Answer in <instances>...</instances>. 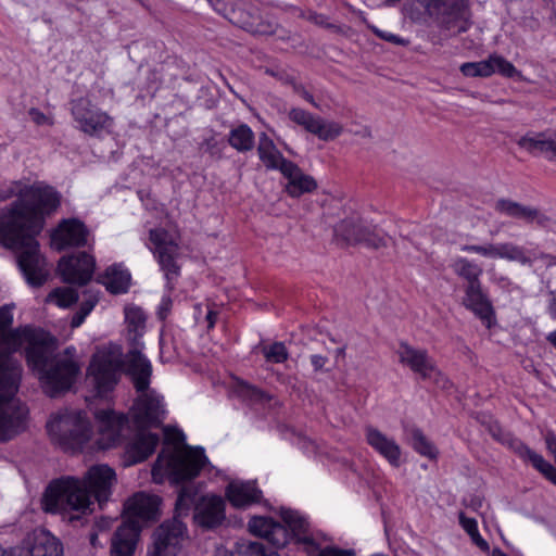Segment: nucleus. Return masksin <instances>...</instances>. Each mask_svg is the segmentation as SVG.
Returning a JSON list of instances; mask_svg holds the SVG:
<instances>
[{"instance_id":"nucleus-1","label":"nucleus","mask_w":556,"mask_h":556,"mask_svg":"<svg viewBox=\"0 0 556 556\" xmlns=\"http://www.w3.org/2000/svg\"><path fill=\"white\" fill-rule=\"evenodd\" d=\"M17 200L0 211V244L17 253V264L27 283L41 287L49 277L46 258L36 236L41 231L46 214L60 205V194L49 186L14 184Z\"/></svg>"},{"instance_id":"nucleus-2","label":"nucleus","mask_w":556,"mask_h":556,"mask_svg":"<svg viewBox=\"0 0 556 556\" xmlns=\"http://www.w3.org/2000/svg\"><path fill=\"white\" fill-rule=\"evenodd\" d=\"M116 481L115 471L108 465L91 466L81 479L73 476L54 479L42 495V509L68 521L79 520L92 513L91 497L100 507L110 500Z\"/></svg>"},{"instance_id":"nucleus-3","label":"nucleus","mask_w":556,"mask_h":556,"mask_svg":"<svg viewBox=\"0 0 556 556\" xmlns=\"http://www.w3.org/2000/svg\"><path fill=\"white\" fill-rule=\"evenodd\" d=\"M25 355L45 393L51 397L71 390L81 372L76 349L68 346L55 351L53 339L43 331L30 346H26Z\"/></svg>"},{"instance_id":"nucleus-4","label":"nucleus","mask_w":556,"mask_h":556,"mask_svg":"<svg viewBox=\"0 0 556 556\" xmlns=\"http://www.w3.org/2000/svg\"><path fill=\"white\" fill-rule=\"evenodd\" d=\"M165 438L173 447H166L159 454L152 468L153 480L162 483L168 479L173 483H181L194 479L207 463L203 448L188 446L185 434L177 429H166Z\"/></svg>"},{"instance_id":"nucleus-5","label":"nucleus","mask_w":556,"mask_h":556,"mask_svg":"<svg viewBox=\"0 0 556 556\" xmlns=\"http://www.w3.org/2000/svg\"><path fill=\"white\" fill-rule=\"evenodd\" d=\"M21 377V364L0 352V442L10 441L26 429L28 409L15 396Z\"/></svg>"},{"instance_id":"nucleus-6","label":"nucleus","mask_w":556,"mask_h":556,"mask_svg":"<svg viewBox=\"0 0 556 556\" xmlns=\"http://www.w3.org/2000/svg\"><path fill=\"white\" fill-rule=\"evenodd\" d=\"M194 502L195 492L191 488H181L175 505L177 515L155 529L152 536L153 542L148 548L147 556H177L178 545L186 531L179 517L187 515Z\"/></svg>"},{"instance_id":"nucleus-7","label":"nucleus","mask_w":556,"mask_h":556,"mask_svg":"<svg viewBox=\"0 0 556 556\" xmlns=\"http://www.w3.org/2000/svg\"><path fill=\"white\" fill-rule=\"evenodd\" d=\"M280 516L286 526L274 521L271 518L253 517L249 521L250 531L265 539L273 546L280 548L288 544L291 533L298 540H305L308 530L307 520L298 511L281 508Z\"/></svg>"},{"instance_id":"nucleus-8","label":"nucleus","mask_w":556,"mask_h":556,"mask_svg":"<svg viewBox=\"0 0 556 556\" xmlns=\"http://www.w3.org/2000/svg\"><path fill=\"white\" fill-rule=\"evenodd\" d=\"M51 440L64 450H75L88 441L91 433L90 422L85 413L63 409L47 422Z\"/></svg>"},{"instance_id":"nucleus-9","label":"nucleus","mask_w":556,"mask_h":556,"mask_svg":"<svg viewBox=\"0 0 556 556\" xmlns=\"http://www.w3.org/2000/svg\"><path fill=\"white\" fill-rule=\"evenodd\" d=\"M122 350L116 345L98 349L87 369V380L102 396L113 390L122 368Z\"/></svg>"},{"instance_id":"nucleus-10","label":"nucleus","mask_w":556,"mask_h":556,"mask_svg":"<svg viewBox=\"0 0 556 556\" xmlns=\"http://www.w3.org/2000/svg\"><path fill=\"white\" fill-rule=\"evenodd\" d=\"M460 251L476 253L486 258H502L509 262H517L522 266L531 267L534 261H541L545 267H552L555 255L545 252H533L528 254L527 250L513 242L485 243V244H465Z\"/></svg>"},{"instance_id":"nucleus-11","label":"nucleus","mask_w":556,"mask_h":556,"mask_svg":"<svg viewBox=\"0 0 556 556\" xmlns=\"http://www.w3.org/2000/svg\"><path fill=\"white\" fill-rule=\"evenodd\" d=\"M149 240L151 251L155 255L165 274L167 288L174 289V280L180 274V266L177 264L179 256V247L173 240L168 231L163 228H155L149 231Z\"/></svg>"},{"instance_id":"nucleus-12","label":"nucleus","mask_w":556,"mask_h":556,"mask_svg":"<svg viewBox=\"0 0 556 556\" xmlns=\"http://www.w3.org/2000/svg\"><path fill=\"white\" fill-rule=\"evenodd\" d=\"M441 25L456 33L466 31L469 27V10L466 0H418Z\"/></svg>"},{"instance_id":"nucleus-13","label":"nucleus","mask_w":556,"mask_h":556,"mask_svg":"<svg viewBox=\"0 0 556 556\" xmlns=\"http://www.w3.org/2000/svg\"><path fill=\"white\" fill-rule=\"evenodd\" d=\"M72 115L78 124V129L91 137L110 131L113 125V118L86 98H79L72 102Z\"/></svg>"},{"instance_id":"nucleus-14","label":"nucleus","mask_w":556,"mask_h":556,"mask_svg":"<svg viewBox=\"0 0 556 556\" xmlns=\"http://www.w3.org/2000/svg\"><path fill=\"white\" fill-rule=\"evenodd\" d=\"M397 354L401 364L409 367L421 379L432 380L435 383L442 381V386H445L446 379L426 350L415 349L403 342L399 346Z\"/></svg>"},{"instance_id":"nucleus-15","label":"nucleus","mask_w":556,"mask_h":556,"mask_svg":"<svg viewBox=\"0 0 556 556\" xmlns=\"http://www.w3.org/2000/svg\"><path fill=\"white\" fill-rule=\"evenodd\" d=\"M98 425V445L106 450L121 443L127 428L128 419L124 414H118L113 409H100L94 413Z\"/></svg>"},{"instance_id":"nucleus-16","label":"nucleus","mask_w":556,"mask_h":556,"mask_svg":"<svg viewBox=\"0 0 556 556\" xmlns=\"http://www.w3.org/2000/svg\"><path fill=\"white\" fill-rule=\"evenodd\" d=\"M12 308L8 305L0 307V344L11 351L30 346L42 332L30 327L12 330Z\"/></svg>"},{"instance_id":"nucleus-17","label":"nucleus","mask_w":556,"mask_h":556,"mask_svg":"<svg viewBox=\"0 0 556 556\" xmlns=\"http://www.w3.org/2000/svg\"><path fill=\"white\" fill-rule=\"evenodd\" d=\"M131 407V417L138 429L157 427L164 417L162 399L154 392H144Z\"/></svg>"},{"instance_id":"nucleus-18","label":"nucleus","mask_w":556,"mask_h":556,"mask_svg":"<svg viewBox=\"0 0 556 556\" xmlns=\"http://www.w3.org/2000/svg\"><path fill=\"white\" fill-rule=\"evenodd\" d=\"M288 116L290 121L303 127L306 131L317 136L320 140L329 141L339 137L343 127L336 122H326L319 116L300 109L293 108L289 111Z\"/></svg>"},{"instance_id":"nucleus-19","label":"nucleus","mask_w":556,"mask_h":556,"mask_svg":"<svg viewBox=\"0 0 556 556\" xmlns=\"http://www.w3.org/2000/svg\"><path fill=\"white\" fill-rule=\"evenodd\" d=\"M494 210L503 216L523 222L527 225L535 224L541 228H547L552 222L551 217L540 208L522 204L511 199L501 198L496 200Z\"/></svg>"},{"instance_id":"nucleus-20","label":"nucleus","mask_w":556,"mask_h":556,"mask_svg":"<svg viewBox=\"0 0 556 556\" xmlns=\"http://www.w3.org/2000/svg\"><path fill=\"white\" fill-rule=\"evenodd\" d=\"M58 268L63 281L84 286L92 277L94 260L86 252H79L76 255L62 257Z\"/></svg>"},{"instance_id":"nucleus-21","label":"nucleus","mask_w":556,"mask_h":556,"mask_svg":"<svg viewBox=\"0 0 556 556\" xmlns=\"http://www.w3.org/2000/svg\"><path fill=\"white\" fill-rule=\"evenodd\" d=\"M160 503L161 500L156 495L146 492L134 494L124 506V511L128 518V522H125V525H136L140 530L142 522L156 518Z\"/></svg>"},{"instance_id":"nucleus-22","label":"nucleus","mask_w":556,"mask_h":556,"mask_svg":"<svg viewBox=\"0 0 556 556\" xmlns=\"http://www.w3.org/2000/svg\"><path fill=\"white\" fill-rule=\"evenodd\" d=\"M88 230L78 219H64L51 236L52 245L62 251L67 247H80L87 243Z\"/></svg>"},{"instance_id":"nucleus-23","label":"nucleus","mask_w":556,"mask_h":556,"mask_svg":"<svg viewBox=\"0 0 556 556\" xmlns=\"http://www.w3.org/2000/svg\"><path fill=\"white\" fill-rule=\"evenodd\" d=\"M140 346H134L126 355V371L131 377L138 392L148 390L152 366L149 359L140 352Z\"/></svg>"},{"instance_id":"nucleus-24","label":"nucleus","mask_w":556,"mask_h":556,"mask_svg":"<svg viewBox=\"0 0 556 556\" xmlns=\"http://www.w3.org/2000/svg\"><path fill=\"white\" fill-rule=\"evenodd\" d=\"M194 519L199 526L214 528L225 518V504L222 497L216 495L203 496L195 504Z\"/></svg>"},{"instance_id":"nucleus-25","label":"nucleus","mask_w":556,"mask_h":556,"mask_svg":"<svg viewBox=\"0 0 556 556\" xmlns=\"http://www.w3.org/2000/svg\"><path fill=\"white\" fill-rule=\"evenodd\" d=\"M517 144L533 155H545L556 162V139L551 131L529 132L522 136Z\"/></svg>"},{"instance_id":"nucleus-26","label":"nucleus","mask_w":556,"mask_h":556,"mask_svg":"<svg viewBox=\"0 0 556 556\" xmlns=\"http://www.w3.org/2000/svg\"><path fill=\"white\" fill-rule=\"evenodd\" d=\"M366 441L367 443L384 457L392 466H400L401 447L391 438H388L384 433L378 429L368 426L366 427Z\"/></svg>"},{"instance_id":"nucleus-27","label":"nucleus","mask_w":556,"mask_h":556,"mask_svg":"<svg viewBox=\"0 0 556 556\" xmlns=\"http://www.w3.org/2000/svg\"><path fill=\"white\" fill-rule=\"evenodd\" d=\"M139 528L136 525H122L111 540L110 556H132L139 539Z\"/></svg>"},{"instance_id":"nucleus-28","label":"nucleus","mask_w":556,"mask_h":556,"mask_svg":"<svg viewBox=\"0 0 556 556\" xmlns=\"http://www.w3.org/2000/svg\"><path fill=\"white\" fill-rule=\"evenodd\" d=\"M226 495L232 506L244 508L258 503L262 492L255 486L254 482L232 481L227 486Z\"/></svg>"},{"instance_id":"nucleus-29","label":"nucleus","mask_w":556,"mask_h":556,"mask_svg":"<svg viewBox=\"0 0 556 556\" xmlns=\"http://www.w3.org/2000/svg\"><path fill=\"white\" fill-rule=\"evenodd\" d=\"M61 542L47 532L35 534L33 541L28 539L21 556H62Z\"/></svg>"},{"instance_id":"nucleus-30","label":"nucleus","mask_w":556,"mask_h":556,"mask_svg":"<svg viewBox=\"0 0 556 556\" xmlns=\"http://www.w3.org/2000/svg\"><path fill=\"white\" fill-rule=\"evenodd\" d=\"M463 303L480 319L486 321L488 327H490L493 309L486 295L482 292L481 283L475 286H466Z\"/></svg>"},{"instance_id":"nucleus-31","label":"nucleus","mask_w":556,"mask_h":556,"mask_svg":"<svg viewBox=\"0 0 556 556\" xmlns=\"http://www.w3.org/2000/svg\"><path fill=\"white\" fill-rule=\"evenodd\" d=\"M281 174L289 179L287 192L293 198H298L305 192H312L317 187L314 178L303 174L293 162L286 163Z\"/></svg>"},{"instance_id":"nucleus-32","label":"nucleus","mask_w":556,"mask_h":556,"mask_svg":"<svg viewBox=\"0 0 556 556\" xmlns=\"http://www.w3.org/2000/svg\"><path fill=\"white\" fill-rule=\"evenodd\" d=\"M159 441L157 434L140 429L127 447V454L131 463H140L147 459L154 452Z\"/></svg>"},{"instance_id":"nucleus-33","label":"nucleus","mask_w":556,"mask_h":556,"mask_svg":"<svg viewBox=\"0 0 556 556\" xmlns=\"http://www.w3.org/2000/svg\"><path fill=\"white\" fill-rule=\"evenodd\" d=\"M257 154L267 169H279L282 173L285 164L291 163V161L283 157L274 141L265 132H262L258 137Z\"/></svg>"},{"instance_id":"nucleus-34","label":"nucleus","mask_w":556,"mask_h":556,"mask_svg":"<svg viewBox=\"0 0 556 556\" xmlns=\"http://www.w3.org/2000/svg\"><path fill=\"white\" fill-rule=\"evenodd\" d=\"M511 450L523 460H528L532 466L547 479L555 471V467L546 462L542 455L532 451L529 446L519 440H511L509 443Z\"/></svg>"},{"instance_id":"nucleus-35","label":"nucleus","mask_w":556,"mask_h":556,"mask_svg":"<svg viewBox=\"0 0 556 556\" xmlns=\"http://www.w3.org/2000/svg\"><path fill=\"white\" fill-rule=\"evenodd\" d=\"M511 450L523 460H528L532 466L547 479L555 471V467L546 462L542 455L532 451L529 446L519 440H511L509 443Z\"/></svg>"},{"instance_id":"nucleus-36","label":"nucleus","mask_w":556,"mask_h":556,"mask_svg":"<svg viewBox=\"0 0 556 556\" xmlns=\"http://www.w3.org/2000/svg\"><path fill=\"white\" fill-rule=\"evenodd\" d=\"M125 318L127 323L128 340L132 346H140V339L146 329V315L139 307L130 306L125 308Z\"/></svg>"},{"instance_id":"nucleus-37","label":"nucleus","mask_w":556,"mask_h":556,"mask_svg":"<svg viewBox=\"0 0 556 556\" xmlns=\"http://www.w3.org/2000/svg\"><path fill=\"white\" fill-rule=\"evenodd\" d=\"M101 282L112 293L126 292L130 283V274L121 265H112L101 276Z\"/></svg>"},{"instance_id":"nucleus-38","label":"nucleus","mask_w":556,"mask_h":556,"mask_svg":"<svg viewBox=\"0 0 556 556\" xmlns=\"http://www.w3.org/2000/svg\"><path fill=\"white\" fill-rule=\"evenodd\" d=\"M364 227L365 223L361 218H346L334 227V235L346 244H359Z\"/></svg>"},{"instance_id":"nucleus-39","label":"nucleus","mask_w":556,"mask_h":556,"mask_svg":"<svg viewBox=\"0 0 556 556\" xmlns=\"http://www.w3.org/2000/svg\"><path fill=\"white\" fill-rule=\"evenodd\" d=\"M453 271L467 281V286H475L480 282V276L483 273L482 267L466 257H457L452 264Z\"/></svg>"},{"instance_id":"nucleus-40","label":"nucleus","mask_w":556,"mask_h":556,"mask_svg":"<svg viewBox=\"0 0 556 556\" xmlns=\"http://www.w3.org/2000/svg\"><path fill=\"white\" fill-rule=\"evenodd\" d=\"M254 132L245 125L241 124L229 132V144L239 152L251 151L254 147Z\"/></svg>"},{"instance_id":"nucleus-41","label":"nucleus","mask_w":556,"mask_h":556,"mask_svg":"<svg viewBox=\"0 0 556 556\" xmlns=\"http://www.w3.org/2000/svg\"><path fill=\"white\" fill-rule=\"evenodd\" d=\"M230 556H277V554L265 549L261 542L241 540L236 543Z\"/></svg>"},{"instance_id":"nucleus-42","label":"nucleus","mask_w":556,"mask_h":556,"mask_svg":"<svg viewBox=\"0 0 556 556\" xmlns=\"http://www.w3.org/2000/svg\"><path fill=\"white\" fill-rule=\"evenodd\" d=\"M78 300V293L70 287L55 288L48 296L47 302H53L58 306L66 308Z\"/></svg>"},{"instance_id":"nucleus-43","label":"nucleus","mask_w":556,"mask_h":556,"mask_svg":"<svg viewBox=\"0 0 556 556\" xmlns=\"http://www.w3.org/2000/svg\"><path fill=\"white\" fill-rule=\"evenodd\" d=\"M459 523L469 534L472 542L483 552H488L490 546L488 542L479 534L476 519L467 517L464 513H459Z\"/></svg>"},{"instance_id":"nucleus-44","label":"nucleus","mask_w":556,"mask_h":556,"mask_svg":"<svg viewBox=\"0 0 556 556\" xmlns=\"http://www.w3.org/2000/svg\"><path fill=\"white\" fill-rule=\"evenodd\" d=\"M359 244H365L368 248L380 249L387 247V238L384 233L377 227H371L365 224L363 233L361 236Z\"/></svg>"},{"instance_id":"nucleus-45","label":"nucleus","mask_w":556,"mask_h":556,"mask_svg":"<svg viewBox=\"0 0 556 556\" xmlns=\"http://www.w3.org/2000/svg\"><path fill=\"white\" fill-rule=\"evenodd\" d=\"M412 445L413 448L422 456L429 458L437 457L438 452L435 447L432 445L430 441H428V439L419 429L412 430Z\"/></svg>"},{"instance_id":"nucleus-46","label":"nucleus","mask_w":556,"mask_h":556,"mask_svg":"<svg viewBox=\"0 0 556 556\" xmlns=\"http://www.w3.org/2000/svg\"><path fill=\"white\" fill-rule=\"evenodd\" d=\"M460 72L467 77H488L493 74V67L490 65V60L480 62H468L460 66Z\"/></svg>"},{"instance_id":"nucleus-47","label":"nucleus","mask_w":556,"mask_h":556,"mask_svg":"<svg viewBox=\"0 0 556 556\" xmlns=\"http://www.w3.org/2000/svg\"><path fill=\"white\" fill-rule=\"evenodd\" d=\"M262 352L266 361L270 363H283L289 357L288 350L282 342H275L270 345H266L262 349Z\"/></svg>"},{"instance_id":"nucleus-48","label":"nucleus","mask_w":556,"mask_h":556,"mask_svg":"<svg viewBox=\"0 0 556 556\" xmlns=\"http://www.w3.org/2000/svg\"><path fill=\"white\" fill-rule=\"evenodd\" d=\"M489 60L490 65L493 67V73L498 72L506 77H514L517 74L516 67L503 56L491 55Z\"/></svg>"},{"instance_id":"nucleus-49","label":"nucleus","mask_w":556,"mask_h":556,"mask_svg":"<svg viewBox=\"0 0 556 556\" xmlns=\"http://www.w3.org/2000/svg\"><path fill=\"white\" fill-rule=\"evenodd\" d=\"M242 27L245 30L256 35H266L271 34L274 31V26L268 22H245L244 24H242Z\"/></svg>"},{"instance_id":"nucleus-50","label":"nucleus","mask_w":556,"mask_h":556,"mask_svg":"<svg viewBox=\"0 0 556 556\" xmlns=\"http://www.w3.org/2000/svg\"><path fill=\"white\" fill-rule=\"evenodd\" d=\"M28 114L36 125H52V121L45 113H42L40 110L36 108H31L28 111Z\"/></svg>"},{"instance_id":"nucleus-51","label":"nucleus","mask_w":556,"mask_h":556,"mask_svg":"<svg viewBox=\"0 0 556 556\" xmlns=\"http://www.w3.org/2000/svg\"><path fill=\"white\" fill-rule=\"evenodd\" d=\"M242 392L245 396L250 397L252 401L261 402V401L268 399V396L263 391H261L260 389H256L254 387H251V386L244 387L242 389Z\"/></svg>"},{"instance_id":"nucleus-52","label":"nucleus","mask_w":556,"mask_h":556,"mask_svg":"<svg viewBox=\"0 0 556 556\" xmlns=\"http://www.w3.org/2000/svg\"><path fill=\"white\" fill-rule=\"evenodd\" d=\"M288 81L292 85L294 92L299 93L315 108H318L313 96L304 88L303 85L296 84L293 79H289Z\"/></svg>"},{"instance_id":"nucleus-53","label":"nucleus","mask_w":556,"mask_h":556,"mask_svg":"<svg viewBox=\"0 0 556 556\" xmlns=\"http://www.w3.org/2000/svg\"><path fill=\"white\" fill-rule=\"evenodd\" d=\"M311 363L314 367L315 371H328L329 369L326 368V365L328 364V358L326 356L314 354L311 356Z\"/></svg>"},{"instance_id":"nucleus-54","label":"nucleus","mask_w":556,"mask_h":556,"mask_svg":"<svg viewBox=\"0 0 556 556\" xmlns=\"http://www.w3.org/2000/svg\"><path fill=\"white\" fill-rule=\"evenodd\" d=\"M376 34L380 38H382V39H384V40H387L389 42H393L395 45H399V46H405L408 42L407 40H405L403 38H400L399 36L390 34V33L377 30Z\"/></svg>"},{"instance_id":"nucleus-55","label":"nucleus","mask_w":556,"mask_h":556,"mask_svg":"<svg viewBox=\"0 0 556 556\" xmlns=\"http://www.w3.org/2000/svg\"><path fill=\"white\" fill-rule=\"evenodd\" d=\"M172 308V299L169 296H165L162 299L160 307H159V317L161 319H165L169 314Z\"/></svg>"},{"instance_id":"nucleus-56","label":"nucleus","mask_w":556,"mask_h":556,"mask_svg":"<svg viewBox=\"0 0 556 556\" xmlns=\"http://www.w3.org/2000/svg\"><path fill=\"white\" fill-rule=\"evenodd\" d=\"M354 553L349 549L326 548L323 549L317 556H353Z\"/></svg>"},{"instance_id":"nucleus-57","label":"nucleus","mask_w":556,"mask_h":556,"mask_svg":"<svg viewBox=\"0 0 556 556\" xmlns=\"http://www.w3.org/2000/svg\"><path fill=\"white\" fill-rule=\"evenodd\" d=\"M97 302H98L97 296L90 295L87 300H85L80 304L78 311L87 316L93 309V307L97 304Z\"/></svg>"},{"instance_id":"nucleus-58","label":"nucleus","mask_w":556,"mask_h":556,"mask_svg":"<svg viewBox=\"0 0 556 556\" xmlns=\"http://www.w3.org/2000/svg\"><path fill=\"white\" fill-rule=\"evenodd\" d=\"M545 443L547 451L554 456L556 463V435L553 432H548L545 437Z\"/></svg>"},{"instance_id":"nucleus-59","label":"nucleus","mask_w":556,"mask_h":556,"mask_svg":"<svg viewBox=\"0 0 556 556\" xmlns=\"http://www.w3.org/2000/svg\"><path fill=\"white\" fill-rule=\"evenodd\" d=\"M86 317H87V316H86L85 314H83V313H80V312L78 311V312L73 316L72 321H71V326H72L73 328L79 327V326L84 323V320H85V318H86Z\"/></svg>"},{"instance_id":"nucleus-60","label":"nucleus","mask_w":556,"mask_h":556,"mask_svg":"<svg viewBox=\"0 0 556 556\" xmlns=\"http://www.w3.org/2000/svg\"><path fill=\"white\" fill-rule=\"evenodd\" d=\"M217 314L215 312L210 311L206 315V320L208 323V327H213L216 321Z\"/></svg>"},{"instance_id":"nucleus-61","label":"nucleus","mask_w":556,"mask_h":556,"mask_svg":"<svg viewBox=\"0 0 556 556\" xmlns=\"http://www.w3.org/2000/svg\"><path fill=\"white\" fill-rule=\"evenodd\" d=\"M549 313L553 318L556 319V295L553 296L551 303H549Z\"/></svg>"},{"instance_id":"nucleus-62","label":"nucleus","mask_w":556,"mask_h":556,"mask_svg":"<svg viewBox=\"0 0 556 556\" xmlns=\"http://www.w3.org/2000/svg\"><path fill=\"white\" fill-rule=\"evenodd\" d=\"M547 341L556 348V330L555 331H552L547 334Z\"/></svg>"},{"instance_id":"nucleus-63","label":"nucleus","mask_w":556,"mask_h":556,"mask_svg":"<svg viewBox=\"0 0 556 556\" xmlns=\"http://www.w3.org/2000/svg\"><path fill=\"white\" fill-rule=\"evenodd\" d=\"M492 556H507L502 549L500 548H494L492 551Z\"/></svg>"},{"instance_id":"nucleus-64","label":"nucleus","mask_w":556,"mask_h":556,"mask_svg":"<svg viewBox=\"0 0 556 556\" xmlns=\"http://www.w3.org/2000/svg\"><path fill=\"white\" fill-rule=\"evenodd\" d=\"M548 480H549V481H552V482L556 485V469H555V471L549 476Z\"/></svg>"}]
</instances>
